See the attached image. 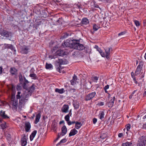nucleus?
I'll use <instances>...</instances> for the list:
<instances>
[{
    "mask_svg": "<svg viewBox=\"0 0 146 146\" xmlns=\"http://www.w3.org/2000/svg\"><path fill=\"white\" fill-rule=\"evenodd\" d=\"M75 42V40H74L70 39H67L62 44V46L64 47H69L70 48H73Z\"/></svg>",
    "mask_w": 146,
    "mask_h": 146,
    "instance_id": "1",
    "label": "nucleus"
},
{
    "mask_svg": "<svg viewBox=\"0 0 146 146\" xmlns=\"http://www.w3.org/2000/svg\"><path fill=\"white\" fill-rule=\"evenodd\" d=\"M68 52H65L62 50H59L57 51L54 54V55L53 56H51L52 57L51 58H55L57 57V56H62L65 55H66Z\"/></svg>",
    "mask_w": 146,
    "mask_h": 146,
    "instance_id": "2",
    "label": "nucleus"
},
{
    "mask_svg": "<svg viewBox=\"0 0 146 146\" xmlns=\"http://www.w3.org/2000/svg\"><path fill=\"white\" fill-rule=\"evenodd\" d=\"M146 136H142L139 138L137 146H145L146 144Z\"/></svg>",
    "mask_w": 146,
    "mask_h": 146,
    "instance_id": "3",
    "label": "nucleus"
},
{
    "mask_svg": "<svg viewBox=\"0 0 146 146\" xmlns=\"http://www.w3.org/2000/svg\"><path fill=\"white\" fill-rule=\"evenodd\" d=\"M29 95L27 94L25 95L24 94L21 95V98L19 100V104L20 105H22L25 104V103L27 102L28 100Z\"/></svg>",
    "mask_w": 146,
    "mask_h": 146,
    "instance_id": "4",
    "label": "nucleus"
},
{
    "mask_svg": "<svg viewBox=\"0 0 146 146\" xmlns=\"http://www.w3.org/2000/svg\"><path fill=\"white\" fill-rule=\"evenodd\" d=\"M73 48L79 50H82L84 49V46L82 44L80 43L76 42L75 41Z\"/></svg>",
    "mask_w": 146,
    "mask_h": 146,
    "instance_id": "5",
    "label": "nucleus"
},
{
    "mask_svg": "<svg viewBox=\"0 0 146 146\" xmlns=\"http://www.w3.org/2000/svg\"><path fill=\"white\" fill-rule=\"evenodd\" d=\"M96 94V92H94L89 94L86 96L85 100L86 101L90 100L94 98Z\"/></svg>",
    "mask_w": 146,
    "mask_h": 146,
    "instance_id": "6",
    "label": "nucleus"
},
{
    "mask_svg": "<svg viewBox=\"0 0 146 146\" xmlns=\"http://www.w3.org/2000/svg\"><path fill=\"white\" fill-rule=\"evenodd\" d=\"M61 133H58V137L57 140H58L61 136L64 135L67 133V129L65 125L63 126L61 128Z\"/></svg>",
    "mask_w": 146,
    "mask_h": 146,
    "instance_id": "7",
    "label": "nucleus"
},
{
    "mask_svg": "<svg viewBox=\"0 0 146 146\" xmlns=\"http://www.w3.org/2000/svg\"><path fill=\"white\" fill-rule=\"evenodd\" d=\"M1 33L2 36L8 38H11L12 35L11 32L5 30H3Z\"/></svg>",
    "mask_w": 146,
    "mask_h": 146,
    "instance_id": "8",
    "label": "nucleus"
},
{
    "mask_svg": "<svg viewBox=\"0 0 146 146\" xmlns=\"http://www.w3.org/2000/svg\"><path fill=\"white\" fill-rule=\"evenodd\" d=\"M115 100V98L113 96L112 98H109L108 102L106 103V105L110 108H111L113 106L114 101Z\"/></svg>",
    "mask_w": 146,
    "mask_h": 146,
    "instance_id": "9",
    "label": "nucleus"
},
{
    "mask_svg": "<svg viewBox=\"0 0 146 146\" xmlns=\"http://www.w3.org/2000/svg\"><path fill=\"white\" fill-rule=\"evenodd\" d=\"M29 46L24 45L22 47L21 52L23 54H27L29 52Z\"/></svg>",
    "mask_w": 146,
    "mask_h": 146,
    "instance_id": "10",
    "label": "nucleus"
},
{
    "mask_svg": "<svg viewBox=\"0 0 146 146\" xmlns=\"http://www.w3.org/2000/svg\"><path fill=\"white\" fill-rule=\"evenodd\" d=\"M106 52V57L107 58H109L110 52L112 51V49L111 47H107L105 49Z\"/></svg>",
    "mask_w": 146,
    "mask_h": 146,
    "instance_id": "11",
    "label": "nucleus"
},
{
    "mask_svg": "<svg viewBox=\"0 0 146 146\" xmlns=\"http://www.w3.org/2000/svg\"><path fill=\"white\" fill-rule=\"evenodd\" d=\"M24 127L26 132H29L31 128V125L30 122L28 121L25 122Z\"/></svg>",
    "mask_w": 146,
    "mask_h": 146,
    "instance_id": "12",
    "label": "nucleus"
},
{
    "mask_svg": "<svg viewBox=\"0 0 146 146\" xmlns=\"http://www.w3.org/2000/svg\"><path fill=\"white\" fill-rule=\"evenodd\" d=\"M24 81L23 82L22 84V86L23 88L27 90L28 86L27 85V84L29 83V82L25 78L24 76Z\"/></svg>",
    "mask_w": 146,
    "mask_h": 146,
    "instance_id": "13",
    "label": "nucleus"
},
{
    "mask_svg": "<svg viewBox=\"0 0 146 146\" xmlns=\"http://www.w3.org/2000/svg\"><path fill=\"white\" fill-rule=\"evenodd\" d=\"M69 108V106L68 105L64 104L61 109V111L63 113H67L68 112Z\"/></svg>",
    "mask_w": 146,
    "mask_h": 146,
    "instance_id": "14",
    "label": "nucleus"
},
{
    "mask_svg": "<svg viewBox=\"0 0 146 146\" xmlns=\"http://www.w3.org/2000/svg\"><path fill=\"white\" fill-rule=\"evenodd\" d=\"M10 72L12 75H16L17 74V70L14 67L11 68Z\"/></svg>",
    "mask_w": 146,
    "mask_h": 146,
    "instance_id": "15",
    "label": "nucleus"
},
{
    "mask_svg": "<svg viewBox=\"0 0 146 146\" xmlns=\"http://www.w3.org/2000/svg\"><path fill=\"white\" fill-rule=\"evenodd\" d=\"M21 145L23 146H25L26 145L27 143L26 137L24 136L21 139Z\"/></svg>",
    "mask_w": 146,
    "mask_h": 146,
    "instance_id": "16",
    "label": "nucleus"
},
{
    "mask_svg": "<svg viewBox=\"0 0 146 146\" xmlns=\"http://www.w3.org/2000/svg\"><path fill=\"white\" fill-rule=\"evenodd\" d=\"M68 61L65 59L63 60L62 59H59L58 62L60 64H67L68 63Z\"/></svg>",
    "mask_w": 146,
    "mask_h": 146,
    "instance_id": "17",
    "label": "nucleus"
},
{
    "mask_svg": "<svg viewBox=\"0 0 146 146\" xmlns=\"http://www.w3.org/2000/svg\"><path fill=\"white\" fill-rule=\"evenodd\" d=\"M0 115L3 119L9 118V117L5 114V111L2 110L0 111Z\"/></svg>",
    "mask_w": 146,
    "mask_h": 146,
    "instance_id": "18",
    "label": "nucleus"
},
{
    "mask_svg": "<svg viewBox=\"0 0 146 146\" xmlns=\"http://www.w3.org/2000/svg\"><path fill=\"white\" fill-rule=\"evenodd\" d=\"M78 133V131L75 129H72L69 134L70 137L75 135Z\"/></svg>",
    "mask_w": 146,
    "mask_h": 146,
    "instance_id": "19",
    "label": "nucleus"
},
{
    "mask_svg": "<svg viewBox=\"0 0 146 146\" xmlns=\"http://www.w3.org/2000/svg\"><path fill=\"white\" fill-rule=\"evenodd\" d=\"M77 80V77L74 75L73 77L72 80L70 81L71 84L72 85H74L76 84V82Z\"/></svg>",
    "mask_w": 146,
    "mask_h": 146,
    "instance_id": "20",
    "label": "nucleus"
},
{
    "mask_svg": "<svg viewBox=\"0 0 146 146\" xmlns=\"http://www.w3.org/2000/svg\"><path fill=\"white\" fill-rule=\"evenodd\" d=\"M35 85L34 84H33L32 85V86H31L30 87L28 88L27 90H28V92L30 93H32L33 92L34 90L35 89Z\"/></svg>",
    "mask_w": 146,
    "mask_h": 146,
    "instance_id": "21",
    "label": "nucleus"
},
{
    "mask_svg": "<svg viewBox=\"0 0 146 146\" xmlns=\"http://www.w3.org/2000/svg\"><path fill=\"white\" fill-rule=\"evenodd\" d=\"M36 133L37 131L36 130H35L33 132L30 137V140L31 141L33 140Z\"/></svg>",
    "mask_w": 146,
    "mask_h": 146,
    "instance_id": "22",
    "label": "nucleus"
},
{
    "mask_svg": "<svg viewBox=\"0 0 146 146\" xmlns=\"http://www.w3.org/2000/svg\"><path fill=\"white\" fill-rule=\"evenodd\" d=\"M41 115L40 113H38L36 115V117L34 123L35 124H37L39 122L40 118Z\"/></svg>",
    "mask_w": 146,
    "mask_h": 146,
    "instance_id": "23",
    "label": "nucleus"
},
{
    "mask_svg": "<svg viewBox=\"0 0 146 146\" xmlns=\"http://www.w3.org/2000/svg\"><path fill=\"white\" fill-rule=\"evenodd\" d=\"M75 124V127L76 129H79L82 125V124H81V123L80 122L76 121Z\"/></svg>",
    "mask_w": 146,
    "mask_h": 146,
    "instance_id": "24",
    "label": "nucleus"
},
{
    "mask_svg": "<svg viewBox=\"0 0 146 146\" xmlns=\"http://www.w3.org/2000/svg\"><path fill=\"white\" fill-rule=\"evenodd\" d=\"M13 102L12 105L13 108L17 109L18 106V100H15Z\"/></svg>",
    "mask_w": 146,
    "mask_h": 146,
    "instance_id": "25",
    "label": "nucleus"
},
{
    "mask_svg": "<svg viewBox=\"0 0 146 146\" xmlns=\"http://www.w3.org/2000/svg\"><path fill=\"white\" fill-rule=\"evenodd\" d=\"M141 68H140V66H138L135 72V75H137L140 74L141 71Z\"/></svg>",
    "mask_w": 146,
    "mask_h": 146,
    "instance_id": "26",
    "label": "nucleus"
},
{
    "mask_svg": "<svg viewBox=\"0 0 146 146\" xmlns=\"http://www.w3.org/2000/svg\"><path fill=\"white\" fill-rule=\"evenodd\" d=\"M55 92H56L58 93L59 94H62L64 92V89L63 88L59 89L56 88L55 89Z\"/></svg>",
    "mask_w": 146,
    "mask_h": 146,
    "instance_id": "27",
    "label": "nucleus"
},
{
    "mask_svg": "<svg viewBox=\"0 0 146 146\" xmlns=\"http://www.w3.org/2000/svg\"><path fill=\"white\" fill-rule=\"evenodd\" d=\"M19 78L20 84H23L24 79H23V76L22 74L21 73H19Z\"/></svg>",
    "mask_w": 146,
    "mask_h": 146,
    "instance_id": "28",
    "label": "nucleus"
},
{
    "mask_svg": "<svg viewBox=\"0 0 146 146\" xmlns=\"http://www.w3.org/2000/svg\"><path fill=\"white\" fill-rule=\"evenodd\" d=\"M89 23V21L88 19L86 18H83L82 21V24L87 25Z\"/></svg>",
    "mask_w": 146,
    "mask_h": 146,
    "instance_id": "29",
    "label": "nucleus"
},
{
    "mask_svg": "<svg viewBox=\"0 0 146 146\" xmlns=\"http://www.w3.org/2000/svg\"><path fill=\"white\" fill-rule=\"evenodd\" d=\"M93 30L94 31H97L100 28V27L99 25H98L95 24H93Z\"/></svg>",
    "mask_w": 146,
    "mask_h": 146,
    "instance_id": "30",
    "label": "nucleus"
},
{
    "mask_svg": "<svg viewBox=\"0 0 146 146\" xmlns=\"http://www.w3.org/2000/svg\"><path fill=\"white\" fill-rule=\"evenodd\" d=\"M73 106L74 108L76 109H77L79 108V103L78 102H76L74 103L73 104Z\"/></svg>",
    "mask_w": 146,
    "mask_h": 146,
    "instance_id": "31",
    "label": "nucleus"
},
{
    "mask_svg": "<svg viewBox=\"0 0 146 146\" xmlns=\"http://www.w3.org/2000/svg\"><path fill=\"white\" fill-rule=\"evenodd\" d=\"M29 76L32 78L33 79H37V76L35 74H31L29 75Z\"/></svg>",
    "mask_w": 146,
    "mask_h": 146,
    "instance_id": "32",
    "label": "nucleus"
},
{
    "mask_svg": "<svg viewBox=\"0 0 146 146\" xmlns=\"http://www.w3.org/2000/svg\"><path fill=\"white\" fill-rule=\"evenodd\" d=\"M8 88L12 90L13 92H14L15 90V87L13 84L10 85L9 86H8Z\"/></svg>",
    "mask_w": 146,
    "mask_h": 146,
    "instance_id": "33",
    "label": "nucleus"
},
{
    "mask_svg": "<svg viewBox=\"0 0 146 146\" xmlns=\"http://www.w3.org/2000/svg\"><path fill=\"white\" fill-rule=\"evenodd\" d=\"M132 144L131 142H127L122 144V146H131Z\"/></svg>",
    "mask_w": 146,
    "mask_h": 146,
    "instance_id": "34",
    "label": "nucleus"
},
{
    "mask_svg": "<svg viewBox=\"0 0 146 146\" xmlns=\"http://www.w3.org/2000/svg\"><path fill=\"white\" fill-rule=\"evenodd\" d=\"M137 91L136 90H134L133 92L129 96V98L131 99V98H132L133 96V98L134 99H135L136 97H135V96H136V94H135V95H134L135 93Z\"/></svg>",
    "mask_w": 146,
    "mask_h": 146,
    "instance_id": "35",
    "label": "nucleus"
},
{
    "mask_svg": "<svg viewBox=\"0 0 146 146\" xmlns=\"http://www.w3.org/2000/svg\"><path fill=\"white\" fill-rule=\"evenodd\" d=\"M46 69H49L51 68H52V65L50 64H48L47 63H46Z\"/></svg>",
    "mask_w": 146,
    "mask_h": 146,
    "instance_id": "36",
    "label": "nucleus"
},
{
    "mask_svg": "<svg viewBox=\"0 0 146 146\" xmlns=\"http://www.w3.org/2000/svg\"><path fill=\"white\" fill-rule=\"evenodd\" d=\"M104 113L103 111H102L101 113H100V118L101 119H102L104 118Z\"/></svg>",
    "mask_w": 146,
    "mask_h": 146,
    "instance_id": "37",
    "label": "nucleus"
},
{
    "mask_svg": "<svg viewBox=\"0 0 146 146\" xmlns=\"http://www.w3.org/2000/svg\"><path fill=\"white\" fill-rule=\"evenodd\" d=\"M91 79L92 81L96 82L98 79V77L97 76L92 77L91 78Z\"/></svg>",
    "mask_w": 146,
    "mask_h": 146,
    "instance_id": "38",
    "label": "nucleus"
},
{
    "mask_svg": "<svg viewBox=\"0 0 146 146\" xmlns=\"http://www.w3.org/2000/svg\"><path fill=\"white\" fill-rule=\"evenodd\" d=\"M107 137V135L106 133L102 134L100 136V138L102 139H104Z\"/></svg>",
    "mask_w": 146,
    "mask_h": 146,
    "instance_id": "39",
    "label": "nucleus"
},
{
    "mask_svg": "<svg viewBox=\"0 0 146 146\" xmlns=\"http://www.w3.org/2000/svg\"><path fill=\"white\" fill-rule=\"evenodd\" d=\"M1 127V128L3 129H4L5 128L7 127V125L6 124V123L5 122L4 123L0 125Z\"/></svg>",
    "mask_w": 146,
    "mask_h": 146,
    "instance_id": "40",
    "label": "nucleus"
},
{
    "mask_svg": "<svg viewBox=\"0 0 146 146\" xmlns=\"http://www.w3.org/2000/svg\"><path fill=\"white\" fill-rule=\"evenodd\" d=\"M64 119L67 122V123L69 121V120L70 119V116L69 115H66L64 117Z\"/></svg>",
    "mask_w": 146,
    "mask_h": 146,
    "instance_id": "41",
    "label": "nucleus"
},
{
    "mask_svg": "<svg viewBox=\"0 0 146 146\" xmlns=\"http://www.w3.org/2000/svg\"><path fill=\"white\" fill-rule=\"evenodd\" d=\"M15 95L14 93H13L12 94L11 97V100L12 101H13L15 100Z\"/></svg>",
    "mask_w": 146,
    "mask_h": 146,
    "instance_id": "42",
    "label": "nucleus"
},
{
    "mask_svg": "<svg viewBox=\"0 0 146 146\" xmlns=\"http://www.w3.org/2000/svg\"><path fill=\"white\" fill-rule=\"evenodd\" d=\"M66 141V139H62L60 141V142L59 143L57 144V145H60L62 143H64Z\"/></svg>",
    "mask_w": 146,
    "mask_h": 146,
    "instance_id": "43",
    "label": "nucleus"
},
{
    "mask_svg": "<svg viewBox=\"0 0 146 146\" xmlns=\"http://www.w3.org/2000/svg\"><path fill=\"white\" fill-rule=\"evenodd\" d=\"M78 51H76L74 52H73L72 53V55L74 57H75V56H76L77 55H78Z\"/></svg>",
    "mask_w": 146,
    "mask_h": 146,
    "instance_id": "44",
    "label": "nucleus"
},
{
    "mask_svg": "<svg viewBox=\"0 0 146 146\" xmlns=\"http://www.w3.org/2000/svg\"><path fill=\"white\" fill-rule=\"evenodd\" d=\"M135 23L136 26L138 27L140 25V24L139 23V21H137V20H135L134 21Z\"/></svg>",
    "mask_w": 146,
    "mask_h": 146,
    "instance_id": "45",
    "label": "nucleus"
},
{
    "mask_svg": "<svg viewBox=\"0 0 146 146\" xmlns=\"http://www.w3.org/2000/svg\"><path fill=\"white\" fill-rule=\"evenodd\" d=\"M109 85H107L106 86H105L104 88V90H105V92L106 93H107L108 92L107 91V90L109 88Z\"/></svg>",
    "mask_w": 146,
    "mask_h": 146,
    "instance_id": "46",
    "label": "nucleus"
},
{
    "mask_svg": "<svg viewBox=\"0 0 146 146\" xmlns=\"http://www.w3.org/2000/svg\"><path fill=\"white\" fill-rule=\"evenodd\" d=\"M76 121H69L67 123L69 125H70L72 124L75 123H76Z\"/></svg>",
    "mask_w": 146,
    "mask_h": 146,
    "instance_id": "47",
    "label": "nucleus"
},
{
    "mask_svg": "<svg viewBox=\"0 0 146 146\" xmlns=\"http://www.w3.org/2000/svg\"><path fill=\"white\" fill-rule=\"evenodd\" d=\"M99 52L102 57H104L105 56L106 57V54L104 53V52H103L102 51V50L100 51Z\"/></svg>",
    "mask_w": 146,
    "mask_h": 146,
    "instance_id": "48",
    "label": "nucleus"
},
{
    "mask_svg": "<svg viewBox=\"0 0 146 146\" xmlns=\"http://www.w3.org/2000/svg\"><path fill=\"white\" fill-rule=\"evenodd\" d=\"M126 129L127 131H128L130 128L131 125L130 124H128L126 125Z\"/></svg>",
    "mask_w": 146,
    "mask_h": 146,
    "instance_id": "49",
    "label": "nucleus"
},
{
    "mask_svg": "<svg viewBox=\"0 0 146 146\" xmlns=\"http://www.w3.org/2000/svg\"><path fill=\"white\" fill-rule=\"evenodd\" d=\"M104 103L103 102H99L98 104L97 105L98 106H102L104 105Z\"/></svg>",
    "mask_w": 146,
    "mask_h": 146,
    "instance_id": "50",
    "label": "nucleus"
},
{
    "mask_svg": "<svg viewBox=\"0 0 146 146\" xmlns=\"http://www.w3.org/2000/svg\"><path fill=\"white\" fill-rule=\"evenodd\" d=\"M95 48H96L97 50L99 52L101 50L97 46H95Z\"/></svg>",
    "mask_w": 146,
    "mask_h": 146,
    "instance_id": "51",
    "label": "nucleus"
},
{
    "mask_svg": "<svg viewBox=\"0 0 146 146\" xmlns=\"http://www.w3.org/2000/svg\"><path fill=\"white\" fill-rule=\"evenodd\" d=\"M5 47L6 48H9L10 47V45H11V44H5Z\"/></svg>",
    "mask_w": 146,
    "mask_h": 146,
    "instance_id": "52",
    "label": "nucleus"
},
{
    "mask_svg": "<svg viewBox=\"0 0 146 146\" xmlns=\"http://www.w3.org/2000/svg\"><path fill=\"white\" fill-rule=\"evenodd\" d=\"M10 46L9 48H10L11 50H14L15 51V50L14 48L12 45H10Z\"/></svg>",
    "mask_w": 146,
    "mask_h": 146,
    "instance_id": "53",
    "label": "nucleus"
},
{
    "mask_svg": "<svg viewBox=\"0 0 146 146\" xmlns=\"http://www.w3.org/2000/svg\"><path fill=\"white\" fill-rule=\"evenodd\" d=\"M93 123L95 124L97 121V119L95 118H94L93 119Z\"/></svg>",
    "mask_w": 146,
    "mask_h": 146,
    "instance_id": "54",
    "label": "nucleus"
},
{
    "mask_svg": "<svg viewBox=\"0 0 146 146\" xmlns=\"http://www.w3.org/2000/svg\"><path fill=\"white\" fill-rule=\"evenodd\" d=\"M16 98L17 99H21V96L20 95H16Z\"/></svg>",
    "mask_w": 146,
    "mask_h": 146,
    "instance_id": "55",
    "label": "nucleus"
},
{
    "mask_svg": "<svg viewBox=\"0 0 146 146\" xmlns=\"http://www.w3.org/2000/svg\"><path fill=\"white\" fill-rule=\"evenodd\" d=\"M124 34H125V32H121V33H119L118 34V36H121V35H123Z\"/></svg>",
    "mask_w": 146,
    "mask_h": 146,
    "instance_id": "56",
    "label": "nucleus"
},
{
    "mask_svg": "<svg viewBox=\"0 0 146 146\" xmlns=\"http://www.w3.org/2000/svg\"><path fill=\"white\" fill-rule=\"evenodd\" d=\"M123 136V134L122 133H119L118 134V136L119 137H121Z\"/></svg>",
    "mask_w": 146,
    "mask_h": 146,
    "instance_id": "57",
    "label": "nucleus"
},
{
    "mask_svg": "<svg viewBox=\"0 0 146 146\" xmlns=\"http://www.w3.org/2000/svg\"><path fill=\"white\" fill-rule=\"evenodd\" d=\"M2 68L0 66V74H1L2 72Z\"/></svg>",
    "mask_w": 146,
    "mask_h": 146,
    "instance_id": "58",
    "label": "nucleus"
},
{
    "mask_svg": "<svg viewBox=\"0 0 146 146\" xmlns=\"http://www.w3.org/2000/svg\"><path fill=\"white\" fill-rule=\"evenodd\" d=\"M143 95L144 96L146 95V89H145L144 90V92Z\"/></svg>",
    "mask_w": 146,
    "mask_h": 146,
    "instance_id": "59",
    "label": "nucleus"
},
{
    "mask_svg": "<svg viewBox=\"0 0 146 146\" xmlns=\"http://www.w3.org/2000/svg\"><path fill=\"white\" fill-rule=\"evenodd\" d=\"M143 66V65L141 63H139V65L138 66H140V68H141L142 66Z\"/></svg>",
    "mask_w": 146,
    "mask_h": 146,
    "instance_id": "60",
    "label": "nucleus"
},
{
    "mask_svg": "<svg viewBox=\"0 0 146 146\" xmlns=\"http://www.w3.org/2000/svg\"><path fill=\"white\" fill-rule=\"evenodd\" d=\"M70 116H71L72 115V113H71V110H70L69 114H68Z\"/></svg>",
    "mask_w": 146,
    "mask_h": 146,
    "instance_id": "61",
    "label": "nucleus"
},
{
    "mask_svg": "<svg viewBox=\"0 0 146 146\" xmlns=\"http://www.w3.org/2000/svg\"><path fill=\"white\" fill-rule=\"evenodd\" d=\"M64 123V121L63 120L59 122V124H61L62 123Z\"/></svg>",
    "mask_w": 146,
    "mask_h": 146,
    "instance_id": "62",
    "label": "nucleus"
},
{
    "mask_svg": "<svg viewBox=\"0 0 146 146\" xmlns=\"http://www.w3.org/2000/svg\"><path fill=\"white\" fill-rule=\"evenodd\" d=\"M143 23L144 24V25H146V20H144L143 21Z\"/></svg>",
    "mask_w": 146,
    "mask_h": 146,
    "instance_id": "63",
    "label": "nucleus"
},
{
    "mask_svg": "<svg viewBox=\"0 0 146 146\" xmlns=\"http://www.w3.org/2000/svg\"><path fill=\"white\" fill-rule=\"evenodd\" d=\"M143 128L145 129H146V125L144 124L143 125Z\"/></svg>",
    "mask_w": 146,
    "mask_h": 146,
    "instance_id": "64",
    "label": "nucleus"
}]
</instances>
